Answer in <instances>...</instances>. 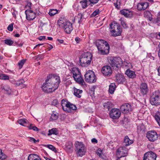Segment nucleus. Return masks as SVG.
Returning a JSON list of instances; mask_svg holds the SVG:
<instances>
[{
  "label": "nucleus",
  "mask_w": 160,
  "mask_h": 160,
  "mask_svg": "<svg viewBox=\"0 0 160 160\" xmlns=\"http://www.w3.org/2000/svg\"><path fill=\"white\" fill-rule=\"evenodd\" d=\"M95 45L98 53L101 55H107L109 53V45L106 41L102 39L97 40L95 42Z\"/></svg>",
  "instance_id": "obj_1"
},
{
  "label": "nucleus",
  "mask_w": 160,
  "mask_h": 160,
  "mask_svg": "<svg viewBox=\"0 0 160 160\" xmlns=\"http://www.w3.org/2000/svg\"><path fill=\"white\" fill-rule=\"evenodd\" d=\"M58 24L67 33H70L73 30L72 23L65 17L60 18L58 21Z\"/></svg>",
  "instance_id": "obj_2"
},
{
  "label": "nucleus",
  "mask_w": 160,
  "mask_h": 160,
  "mask_svg": "<svg viewBox=\"0 0 160 160\" xmlns=\"http://www.w3.org/2000/svg\"><path fill=\"white\" fill-rule=\"evenodd\" d=\"M56 78L52 77V74H49L47 76V78L45 80V82H44L41 88L42 90L48 93H52L55 91H51V89H50L52 88L54 85V82L53 81L55 80ZM58 80V79H57Z\"/></svg>",
  "instance_id": "obj_3"
},
{
  "label": "nucleus",
  "mask_w": 160,
  "mask_h": 160,
  "mask_svg": "<svg viewBox=\"0 0 160 160\" xmlns=\"http://www.w3.org/2000/svg\"><path fill=\"white\" fill-rule=\"evenodd\" d=\"M92 55L89 52H87L82 54L79 58V63L82 67H87L91 63L92 59Z\"/></svg>",
  "instance_id": "obj_4"
},
{
  "label": "nucleus",
  "mask_w": 160,
  "mask_h": 160,
  "mask_svg": "<svg viewBox=\"0 0 160 160\" xmlns=\"http://www.w3.org/2000/svg\"><path fill=\"white\" fill-rule=\"evenodd\" d=\"M110 28L112 29L111 32L112 34V36L116 37L120 36L121 34L122 30L118 23L114 22L110 24Z\"/></svg>",
  "instance_id": "obj_5"
},
{
  "label": "nucleus",
  "mask_w": 160,
  "mask_h": 160,
  "mask_svg": "<svg viewBox=\"0 0 160 160\" xmlns=\"http://www.w3.org/2000/svg\"><path fill=\"white\" fill-rule=\"evenodd\" d=\"M110 65L114 68L118 69L122 63V59L120 57H111L108 59Z\"/></svg>",
  "instance_id": "obj_6"
},
{
  "label": "nucleus",
  "mask_w": 160,
  "mask_h": 160,
  "mask_svg": "<svg viewBox=\"0 0 160 160\" xmlns=\"http://www.w3.org/2000/svg\"><path fill=\"white\" fill-rule=\"evenodd\" d=\"M75 151L78 156L82 157L86 152V148L82 142L77 141L75 142Z\"/></svg>",
  "instance_id": "obj_7"
},
{
  "label": "nucleus",
  "mask_w": 160,
  "mask_h": 160,
  "mask_svg": "<svg viewBox=\"0 0 160 160\" xmlns=\"http://www.w3.org/2000/svg\"><path fill=\"white\" fill-rule=\"evenodd\" d=\"M85 80L88 83H92L97 81V77L94 72L92 70L87 71L84 75Z\"/></svg>",
  "instance_id": "obj_8"
},
{
  "label": "nucleus",
  "mask_w": 160,
  "mask_h": 160,
  "mask_svg": "<svg viewBox=\"0 0 160 160\" xmlns=\"http://www.w3.org/2000/svg\"><path fill=\"white\" fill-rule=\"evenodd\" d=\"M150 102L152 105L157 106L160 104V92L158 91H156L152 93Z\"/></svg>",
  "instance_id": "obj_9"
},
{
  "label": "nucleus",
  "mask_w": 160,
  "mask_h": 160,
  "mask_svg": "<svg viewBox=\"0 0 160 160\" xmlns=\"http://www.w3.org/2000/svg\"><path fill=\"white\" fill-rule=\"evenodd\" d=\"M140 93L143 96L147 95L149 91L148 85L146 82H142L140 85Z\"/></svg>",
  "instance_id": "obj_10"
},
{
  "label": "nucleus",
  "mask_w": 160,
  "mask_h": 160,
  "mask_svg": "<svg viewBox=\"0 0 160 160\" xmlns=\"http://www.w3.org/2000/svg\"><path fill=\"white\" fill-rule=\"evenodd\" d=\"M146 136L149 141L153 142L157 139L158 135L155 131H150L147 132Z\"/></svg>",
  "instance_id": "obj_11"
},
{
  "label": "nucleus",
  "mask_w": 160,
  "mask_h": 160,
  "mask_svg": "<svg viewBox=\"0 0 160 160\" xmlns=\"http://www.w3.org/2000/svg\"><path fill=\"white\" fill-rule=\"evenodd\" d=\"M121 114V112L118 109L112 108L109 112V116L111 118L115 119L119 118Z\"/></svg>",
  "instance_id": "obj_12"
},
{
  "label": "nucleus",
  "mask_w": 160,
  "mask_h": 160,
  "mask_svg": "<svg viewBox=\"0 0 160 160\" xmlns=\"http://www.w3.org/2000/svg\"><path fill=\"white\" fill-rule=\"evenodd\" d=\"M157 157L156 153L152 151H149L144 154L143 160H156Z\"/></svg>",
  "instance_id": "obj_13"
},
{
  "label": "nucleus",
  "mask_w": 160,
  "mask_h": 160,
  "mask_svg": "<svg viewBox=\"0 0 160 160\" xmlns=\"http://www.w3.org/2000/svg\"><path fill=\"white\" fill-rule=\"evenodd\" d=\"M26 19L28 21L34 19L36 17V13L31 10L27 9L25 11Z\"/></svg>",
  "instance_id": "obj_14"
},
{
  "label": "nucleus",
  "mask_w": 160,
  "mask_h": 160,
  "mask_svg": "<svg viewBox=\"0 0 160 160\" xmlns=\"http://www.w3.org/2000/svg\"><path fill=\"white\" fill-rule=\"evenodd\" d=\"M101 72L106 76H110L112 73L111 67L108 65L103 66L101 70Z\"/></svg>",
  "instance_id": "obj_15"
},
{
  "label": "nucleus",
  "mask_w": 160,
  "mask_h": 160,
  "mask_svg": "<svg viewBox=\"0 0 160 160\" xmlns=\"http://www.w3.org/2000/svg\"><path fill=\"white\" fill-rule=\"evenodd\" d=\"M120 109L122 113L124 114L129 113L132 110L131 105L128 103H124L122 105Z\"/></svg>",
  "instance_id": "obj_16"
},
{
  "label": "nucleus",
  "mask_w": 160,
  "mask_h": 160,
  "mask_svg": "<svg viewBox=\"0 0 160 160\" xmlns=\"http://www.w3.org/2000/svg\"><path fill=\"white\" fill-rule=\"evenodd\" d=\"M52 77L55 78H57L56 77H58V80H57V78L54 81H53V82H54V85L53 86V87L52 88H51V91H55L58 89L60 83V78L58 76L55 74L52 75ZM50 89H51V88Z\"/></svg>",
  "instance_id": "obj_17"
},
{
  "label": "nucleus",
  "mask_w": 160,
  "mask_h": 160,
  "mask_svg": "<svg viewBox=\"0 0 160 160\" xmlns=\"http://www.w3.org/2000/svg\"><path fill=\"white\" fill-rule=\"evenodd\" d=\"M117 154L120 157H124L127 154V151L125 147H120L117 150Z\"/></svg>",
  "instance_id": "obj_18"
},
{
  "label": "nucleus",
  "mask_w": 160,
  "mask_h": 160,
  "mask_svg": "<svg viewBox=\"0 0 160 160\" xmlns=\"http://www.w3.org/2000/svg\"><path fill=\"white\" fill-rule=\"evenodd\" d=\"M148 6V3L147 2L139 3L137 5V9L140 11H143L146 9Z\"/></svg>",
  "instance_id": "obj_19"
},
{
  "label": "nucleus",
  "mask_w": 160,
  "mask_h": 160,
  "mask_svg": "<svg viewBox=\"0 0 160 160\" xmlns=\"http://www.w3.org/2000/svg\"><path fill=\"white\" fill-rule=\"evenodd\" d=\"M125 73L130 78H134L137 76L135 72L131 70L130 68H128L126 70Z\"/></svg>",
  "instance_id": "obj_20"
},
{
  "label": "nucleus",
  "mask_w": 160,
  "mask_h": 160,
  "mask_svg": "<svg viewBox=\"0 0 160 160\" xmlns=\"http://www.w3.org/2000/svg\"><path fill=\"white\" fill-rule=\"evenodd\" d=\"M125 78L123 75L118 74L115 76V81L119 84H122L125 81Z\"/></svg>",
  "instance_id": "obj_21"
},
{
  "label": "nucleus",
  "mask_w": 160,
  "mask_h": 160,
  "mask_svg": "<svg viewBox=\"0 0 160 160\" xmlns=\"http://www.w3.org/2000/svg\"><path fill=\"white\" fill-rule=\"evenodd\" d=\"M66 108H64V111L66 112H70L72 111L77 109V107L76 105L71 103L70 102V104H69V105Z\"/></svg>",
  "instance_id": "obj_22"
},
{
  "label": "nucleus",
  "mask_w": 160,
  "mask_h": 160,
  "mask_svg": "<svg viewBox=\"0 0 160 160\" xmlns=\"http://www.w3.org/2000/svg\"><path fill=\"white\" fill-rule=\"evenodd\" d=\"M121 14L126 17H131L132 15V12L128 9H123L120 11Z\"/></svg>",
  "instance_id": "obj_23"
},
{
  "label": "nucleus",
  "mask_w": 160,
  "mask_h": 160,
  "mask_svg": "<svg viewBox=\"0 0 160 160\" xmlns=\"http://www.w3.org/2000/svg\"><path fill=\"white\" fill-rule=\"evenodd\" d=\"M74 80L78 83L82 85H85V83L81 76V75L75 78H74Z\"/></svg>",
  "instance_id": "obj_24"
},
{
  "label": "nucleus",
  "mask_w": 160,
  "mask_h": 160,
  "mask_svg": "<svg viewBox=\"0 0 160 160\" xmlns=\"http://www.w3.org/2000/svg\"><path fill=\"white\" fill-rule=\"evenodd\" d=\"M71 73L73 75V78H75L81 75L79 69L77 68H72V70Z\"/></svg>",
  "instance_id": "obj_25"
},
{
  "label": "nucleus",
  "mask_w": 160,
  "mask_h": 160,
  "mask_svg": "<svg viewBox=\"0 0 160 160\" xmlns=\"http://www.w3.org/2000/svg\"><path fill=\"white\" fill-rule=\"evenodd\" d=\"M74 95L77 97L80 98L81 97L80 94H82V90L78 89L75 87L73 88Z\"/></svg>",
  "instance_id": "obj_26"
},
{
  "label": "nucleus",
  "mask_w": 160,
  "mask_h": 160,
  "mask_svg": "<svg viewBox=\"0 0 160 160\" xmlns=\"http://www.w3.org/2000/svg\"><path fill=\"white\" fill-rule=\"evenodd\" d=\"M28 160H41L40 157L35 154H31L28 157Z\"/></svg>",
  "instance_id": "obj_27"
},
{
  "label": "nucleus",
  "mask_w": 160,
  "mask_h": 160,
  "mask_svg": "<svg viewBox=\"0 0 160 160\" xmlns=\"http://www.w3.org/2000/svg\"><path fill=\"white\" fill-rule=\"evenodd\" d=\"M133 141L130 140L128 136H126L125 137L123 143L126 146H128L133 143Z\"/></svg>",
  "instance_id": "obj_28"
},
{
  "label": "nucleus",
  "mask_w": 160,
  "mask_h": 160,
  "mask_svg": "<svg viewBox=\"0 0 160 160\" xmlns=\"http://www.w3.org/2000/svg\"><path fill=\"white\" fill-rule=\"evenodd\" d=\"M2 89L4 90V92L8 95H10L12 92V90L10 87L8 85H5L2 87Z\"/></svg>",
  "instance_id": "obj_29"
},
{
  "label": "nucleus",
  "mask_w": 160,
  "mask_h": 160,
  "mask_svg": "<svg viewBox=\"0 0 160 160\" xmlns=\"http://www.w3.org/2000/svg\"><path fill=\"white\" fill-rule=\"evenodd\" d=\"M144 17L151 21L152 19V15L151 12L148 11H145L144 12Z\"/></svg>",
  "instance_id": "obj_30"
},
{
  "label": "nucleus",
  "mask_w": 160,
  "mask_h": 160,
  "mask_svg": "<svg viewBox=\"0 0 160 160\" xmlns=\"http://www.w3.org/2000/svg\"><path fill=\"white\" fill-rule=\"evenodd\" d=\"M70 104V102H69L66 99H63L61 101V106L62 108L63 111H64V108H67L68 105L69 104Z\"/></svg>",
  "instance_id": "obj_31"
},
{
  "label": "nucleus",
  "mask_w": 160,
  "mask_h": 160,
  "mask_svg": "<svg viewBox=\"0 0 160 160\" xmlns=\"http://www.w3.org/2000/svg\"><path fill=\"white\" fill-rule=\"evenodd\" d=\"M116 88V85L114 83H112L109 86V92L111 94L113 93Z\"/></svg>",
  "instance_id": "obj_32"
},
{
  "label": "nucleus",
  "mask_w": 160,
  "mask_h": 160,
  "mask_svg": "<svg viewBox=\"0 0 160 160\" xmlns=\"http://www.w3.org/2000/svg\"><path fill=\"white\" fill-rule=\"evenodd\" d=\"M48 132V136H50L52 134L57 135L58 134V130L55 128H53L50 130H49Z\"/></svg>",
  "instance_id": "obj_33"
},
{
  "label": "nucleus",
  "mask_w": 160,
  "mask_h": 160,
  "mask_svg": "<svg viewBox=\"0 0 160 160\" xmlns=\"http://www.w3.org/2000/svg\"><path fill=\"white\" fill-rule=\"evenodd\" d=\"M154 118L159 126H160V111H158L156 112Z\"/></svg>",
  "instance_id": "obj_34"
},
{
  "label": "nucleus",
  "mask_w": 160,
  "mask_h": 160,
  "mask_svg": "<svg viewBox=\"0 0 160 160\" xmlns=\"http://www.w3.org/2000/svg\"><path fill=\"white\" fill-rule=\"evenodd\" d=\"M103 107L105 109H108L109 110L112 107V104L109 102H107L104 103Z\"/></svg>",
  "instance_id": "obj_35"
},
{
  "label": "nucleus",
  "mask_w": 160,
  "mask_h": 160,
  "mask_svg": "<svg viewBox=\"0 0 160 160\" xmlns=\"http://www.w3.org/2000/svg\"><path fill=\"white\" fill-rule=\"evenodd\" d=\"M9 79V77L8 75L4 73H0V79L7 80Z\"/></svg>",
  "instance_id": "obj_36"
},
{
  "label": "nucleus",
  "mask_w": 160,
  "mask_h": 160,
  "mask_svg": "<svg viewBox=\"0 0 160 160\" xmlns=\"http://www.w3.org/2000/svg\"><path fill=\"white\" fill-rule=\"evenodd\" d=\"M44 146L51 150L53 151L55 153L57 152V151L56 150V148L52 145L51 144L44 145Z\"/></svg>",
  "instance_id": "obj_37"
},
{
  "label": "nucleus",
  "mask_w": 160,
  "mask_h": 160,
  "mask_svg": "<svg viewBox=\"0 0 160 160\" xmlns=\"http://www.w3.org/2000/svg\"><path fill=\"white\" fill-rule=\"evenodd\" d=\"M58 13V10L56 9H50L48 14L51 16H53L56 14Z\"/></svg>",
  "instance_id": "obj_38"
},
{
  "label": "nucleus",
  "mask_w": 160,
  "mask_h": 160,
  "mask_svg": "<svg viewBox=\"0 0 160 160\" xmlns=\"http://www.w3.org/2000/svg\"><path fill=\"white\" fill-rule=\"evenodd\" d=\"M5 43L8 46H11L13 43V42L11 39H8L4 40Z\"/></svg>",
  "instance_id": "obj_39"
},
{
  "label": "nucleus",
  "mask_w": 160,
  "mask_h": 160,
  "mask_svg": "<svg viewBox=\"0 0 160 160\" xmlns=\"http://www.w3.org/2000/svg\"><path fill=\"white\" fill-rule=\"evenodd\" d=\"M29 129H32L33 131L38 132L39 130V129L35 126H33L32 124H30L28 127Z\"/></svg>",
  "instance_id": "obj_40"
},
{
  "label": "nucleus",
  "mask_w": 160,
  "mask_h": 160,
  "mask_svg": "<svg viewBox=\"0 0 160 160\" xmlns=\"http://www.w3.org/2000/svg\"><path fill=\"white\" fill-rule=\"evenodd\" d=\"M83 14L82 13H78L77 16V18H78V23H80L82 21V18L83 17Z\"/></svg>",
  "instance_id": "obj_41"
},
{
  "label": "nucleus",
  "mask_w": 160,
  "mask_h": 160,
  "mask_svg": "<svg viewBox=\"0 0 160 160\" xmlns=\"http://www.w3.org/2000/svg\"><path fill=\"white\" fill-rule=\"evenodd\" d=\"M25 59H22L18 62V65L19 66L20 69H21L22 68L25 62Z\"/></svg>",
  "instance_id": "obj_42"
},
{
  "label": "nucleus",
  "mask_w": 160,
  "mask_h": 160,
  "mask_svg": "<svg viewBox=\"0 0 160 160\" xmlns=\"http://www.w3.org/2000/svg\"><path fill=\"white\" fill-rule=\"evenodd\" d=\"M7 158V156L3 153L2 150L0 149V159L4 160Z\"/></svg>",
  "instance_id": "obj_43"
},
{
  "label": "nucleus",
  "mask_w": 160,
  "mask_h": 160,
  "mask_svg": "<svg viewBox=\"0 0 160 160\" xmlns=\"http://www.w3.org/2000/svg\"><path fill=\"white\" fill-rule=\"evenodd\" d=\"M58 118V115L56 114L52 113L50 118V120H56Z\"/></svg>",
  "instance_id": "obj_44"
},
{
  "label": "nucleus",
  "mask_w": 160,
  "mask_h": 160,
  "mask_svg": "<svg viewBox=\"0 0 160 160\" xmlns=\"http://www.w3.org/2000/svg\"><path fill=\"white\" fill-rule=\"evenodd\" d=\"M82 8H85L87 7V2L85 1H81L80 2Z\"/></svg>",
  "instance_id": "obj_45"
},
{
  "label": "nucleus",
  "mask_w": 160,
  "mask_h": 160,
  "mask_svg": "<svg viewBox=\"0 0 160 160\" xmlns=\"http://www.w3.org/2000/svg\"><path fill=\"white\" fill-rule=\"evenodd\" d=\"M24 82L23 80H21V81L18 82H17L15 83V85L17 86H21L22 85V86H21V87L24 88L25 87V85L23 84V83Z\"/></svg>",
  "instance_id": "obj_46"
},
{
  "label": "nucleus",
  "mask_w": 160,
  "mask_h": 160,
  "mask_svg": "<svg viewBox=\"0 0 160 160\" xmlns=\"http://www.w3.org/2000/svg\"><path fill=\"white\" fill-rule=\"evenodd\" d=\"M26 120L25 119H21L18 121V122L20 125H23V124L26 123Z\"/></svg>",
  "instance_id": "obj_47"
},
{
  "label": "nucleus",
  "mask_w": 160,
  "mask_h": 160,
  "mask_svg": "<svg viewBox=\"0 0 160 160\" xmlns=\"http://www.w3.org/2000/svg\"><path fill=\"white\" fill-rule=\"evenodd\" d=\"M99 12V10L98 9H97L93 12L91 14V16L92 17H95L98 14Z\"/></svg>",
  "instance_id": "obj_48"
},
{
  "label": "nucleus",
  "mask_w": 160,
  "mask_h": 160,
  "mask_svg": "<svg viewBox=\"0 0 160 160\" xmlns=\"http://www.w3.org/2000/svg\"><path fill=\"white\" fill-rule=\"evenodd\" d=\"M29 141L31 142H33L34 143H36L37 142H38L39 141V139L36 140L35 138L32 137H29Z\"/></svg>",
  "instance_id": "obj_49"
},
{
  "label": "nucleus",
  "mask_w": 160,
  "mask_h": 160,
  "mask_svg": "<svg viewBox=\"0 0 160 160\" xmlns=\"http://www.w3.org/2000/svg\"><path fill=\"white\" fill-rule=\"evenodd\" d=\"M13 23H12L11 24L9 25L7 28V29L8 31H12L13 30Z\"/></svg>",
  "instance_id": "obj_50"
},
{
  "label": "nucleus",
  "mask_w": 160,
  "mask_h": 160,
  "mask_svg": "<svg viewBox=\"0 0 160 160\" xmlns=\"http://www.w3.org/2000/svg\"><path fill=\"white\" fill-rule=\"evenodd\" d=\"M144 126L143 124H140L138 126L137 129L139 131H141L143 129Z\"/></svg>",
  "instance_id": "obj_51"
},
{
  "label": "nucleus",
  "mask_w": 160,
  "mask_h": 160,
  "mask_svg": "<svg viewBox=\"0 0 160 160\" xmlns=\"http://www.w3.org/2000/svg\"><path fill=\"white\" fill-rule=\"evenodd\" d=\"M102 151L100 148L98 149V150H97V152H96L97 154L99 156V157H101L102 156Z\"/></svg>",
  "instance_id": "obj_52"
},
{
  "label": "nucleus",
  "mask_w": 160,
  "mask_h": 160,
  "mask_svg": "<svg viewBox=\"0 0 160 160\" xmlns=\"http://www.w3.org/2000/svg\"><path fill=\"white\" fill-rule=\"evenodd\" d=\"M121 22L123 28H128L127 25L126 24L125 22L122 20H121Z\"/></svg>",
  "instance_id": "obj_53"
},
{
  "label": "nucleus",
  "mask_w": 160,
  "mask_h": 160,
  "mask_svg": "<svg viewBox=\"0 0 160 160\" xmlns=\"http://www.w3.org/2000/svg\"><path fill=\"white\" fill-rule=\"evenodd\" d=\"M58 103V101L57 99L54 100L52 102V105L55 106L57 105Z\"/></svg>",
  "instance_id": "obj_54"
},
{
  "label": "nucleus",
  "mask_w": 160,
  "mask_h": 160,
  "mask_svg": "<svg viewBox=\"0 0 160 160\" xmlns=\"http://www.w3.org/2000/svg\"><path fill=\"white\" fill-rule=\"evenodd\" d=\"M11 11L12 15L14 18H16V15L15 14V12H17L16 11L15 9L14 8H12L11 9Z\"/></svg>",
  "instance_id": "obj_55"
},
{
  "label": "nucleus",
  "mask_w": 160,
  "mask_h": 160,
  "mask_svg": "<svg viewBox=\"0 0 160 160\" xmlns=\"http://www.w3.org/2000/svg\"><path fill=\"white\" fill-rule=\"evenodd\" d=\"M133 0H126L125 2L127 4L130 5L133 2Z\"/></svg>",
  "instance_id": "obj_56"
},
{
  "label": "nucleus",
  "mask_w": 160,
  "mask_h": 160,
  "mask_svg": "<svg viewBox=\"0 0 160 160\" xmlns=\"http://www.w3.org/2000/svg\"><path fill=\"white\" fill-rule=\"evenodd\" d=\"M99 0H89L90 2L92 3L95 4L97 3Z\"/></svg>",
  "instance_id": "obj_57"
},
{
  "label": "nucleus",
  "mask_w": 160,
  "mask_h": 160,
  "mask_svg": "<svg viewBox=\"0 0 160 160\" xmlns=\"http://www.w3.org/2000/svg\"><path fill=\"white\" fill-rule=\"evenodd\" d=\"M81 40V39L78 37H76L75 38V41L77 43H79Z\"/></svg>",
  "instance_id": "obj_58"
},
{
  "label": "nucleus",
  "mask_w": 160,
  "mask_h": 160,
  "mask_svg": "<svg viewBox=\"0 0 160 160\" xmlns=\"http://www.w3.org/2000/svg\"><path fill=\"white\" fill-rule=\"evenodd\" d=\"M160 22V12L158 13V15L157 18L156 20L157 22Z\"/></svg>",
  "instance_id": "obj_59"
},
{
  "label": "nucleus",
  "mask_w": 160,
  "mask_h": 160,
  "mask_svg": "<svg viewBox=\"0 0 160 160\" xmlns=\"http://www.w3.org/2000/svg\"><path fill=\"white\" fill-rule=\"evenodd\" d=\"M91 141L92 143H98V142L97 140L95 138H93L91 140Z\"/></svg>",
  "instance_id": "obj_60"
},
{
  "label": "nucleus",
  "mask_w": 160,
  "mask_h": 160,
  "mask_svg": "<svg viewBox=\"0 0 160 160\" xmlns=\"http://www.w3.org/2000/svg\"><path fill=\"white\" fill-rule=\"evenodd\" d=\"M46 37L45 36H41L39 37L38 39L40 40H45V39Z\"/></svg>",
  "instance_id": "obj_61"
},
{
  "label": "nucleus",
  "mask_w": 160,
  "mask_h": 160,
  "mask_svg": "<svg viewBox=\"0 0 160 160\" xmlns=\"http://www.w3.org/2000/svg\"><path fill=\"white\" fill-rule=\"evenodd\" d=\"M114 6L115 8H117L118 9H120V6L118 5L116 3H114Z\"/></svg>",
  "instance_id": "obj_62"
},
{
  "label": "nucleus",
  "mask_w": 160,
  "mask_h": 160,
  "mask_svg": "<svg viewBox=\"0 0 160 160\" xmlns=\"http://www.w3.org/2000/svg\"><path fill=\"white\" fill-rule=\"evenodd\" d=\"M116 3L118 5L120 6V5L121 4V0H117Z\"/></svg>",
  "instance_id": "obj_63"
},
{
  "label": "nucleus",
  "mask_w": 160,
  "mask_h": 160,
  "mask_svg": "<svg viewBox=\"0 0 160 160\" xmlns=\"http://www.w3.org/2000/svg\"><path fill=\"white\" fill-rule=\"evenodd\" d=\"M158 46L159 48V50L158 52V56L159 57V58L160 59V43L158 45Z\"/></svg>",
  "instance_id": "obj_64"
}]
</instances>
